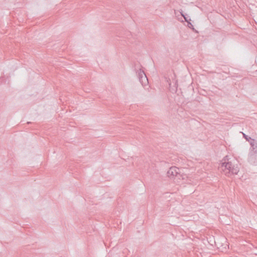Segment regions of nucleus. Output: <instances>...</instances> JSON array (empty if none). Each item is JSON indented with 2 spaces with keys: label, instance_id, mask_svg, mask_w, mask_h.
<instances>
[{
  "label": "nucleus",
  "instance_id": "7ed1b4c3",
  "mask_svg": "<svg viewBox=\"0 0 257 257\" xmlns=\"http://www.w3.org/2000/svg\"><path fill=\"white\" fill-rule=\"evenodd\" d=\"M167 176L171 179L175 177L179 178L181 176L179 172V169L176 167H171L167 172Z\"/></svg>",
  "mask_w": 257,
  "mask_h": 257
},
{
  "label": "nucleus",
  "instance_id": "0eeeda50",
  "mask_svg": "<svg viewBox=\"0 0 257 257\" xmlns=\"http://www.w3.org/2000/svg\"><path fill=\"white\" fill-rule=\"evenodd\" d=\"M181 15L184 17L185 21L186 22H187L188 23V25H191L192 26H193V25L190 23V21H191V19H188V18L187 17H186L182 13H181Z\"/></svg>",
  "mask_w": 257,
  "mask_h": 257
},
{
  "label": "nucleus",
  "instance_id": "6e6552de",
  "mask_svg": "<svg viewBox=\"0 0 257 257\" xmlns=\"http://www.w3.org/2000/svg\"><path fill=\"white\" fill-rule=\"evenodd\" d=\"M166 80H167V82L168 83V84H169V86L170 87H171V82L170 81V79L169 78H166Z\"/></svg>",
  "mask_w": 257,
  "mask_h": 257
},
{
  "label": "nucleus",
  "instance_id": "f257e3e1",
  "mask_svg": "<svg viewBox=\"0 0 257 257\" xmlns=\"http://www.w3.org/2000/svg\"><path fill=\"white\" fill-rule=\"evenodd\" d=\"M227 156L224 158L219 168L223 172L224 174L228 177L232 175H236L239 172V168L237 165L232 164V162L228 161Z\"/></svg>",
  "mask_w": 257,
  "mask_h": 257
},
{
  "label": "nucleus",
  "instance_id": "20e7f679",
  "mask_svg": "<svg viewBox=\"0 0 257 257\" xmlns=\"http://www.w3.org/2000/svg\"><path fill=\"white\" fill-rule=\"evenodd\" d=\"M139 80L143 86H145L148 83V79L146 75L144 76Z\"/></svg>",
  "mask_w": 257,
  "mask_h": 257
},
{
  "label": "nucleus",
  "instance_id": "f03ea898",
  "mask_svg": "<svg viewBox=\"0 0 257 257\" xmlns=\"http://www.w3.org/2000/svg\"><path fill=\"white\" fill-rule=\"evenodd\" d=\"M249 144L251 146L248 154V160L249 162H252L256 159L257 154V141L254 139L251 140Z\"/></svg>",
  "mask_w": 257,
  "mask_h": 257
},
{
  "label": "nucleus",
  "instance_id": "9d476101",
  "mask_svg": "<svg viewBox=\"0 0 257 257\" xmlns=\"http://www.w3.org/2000/svg\"><path fill=\"white\" fill-rule=\"evenodd\" d=\"M188 25V27H189L190 28H192V29H194V28H193V26H191V25Z\"/></svg>",
  "mask_w": 257,
  "mask_h": 257
},
{
  "label": "nucleus",
  "instance_id": "423d86ee",
  "mask_svg": "<svg viewBox=\"0 0 257 257\" xmlns=\"http://www.w3.org/2000/svg\"><path fill=\"white\" fill-rule=\"evenodd\" d=\"M243 137L245 139V140L249 143H250L251 140H252L253 139H251L250 137H249L248 136L246 135L245 134L242 133Z\"/></svg>",
  "mask_w": 257,
  "mask_h": 257
},
{
  "label": "nucleus",
  "instance_id": "39448f33",
  "mask_svg": "<svg viewBox=\"0 0 257 257\" xmlns=\"http://www.w3.org/2000/svg\"><path fill=\"white\" fill-rule=\"evenodd\" d=\"M138 75L139 79L140 80V79L142 78L144 76H145L146 75L144 71L142 70L141 69H140V70L138 72Z\"/></svg>",
  "mask_w": 257,
  "mask_h": 257
},
{
  "label": "nucleus",
  "instance_id": "1a4fd4ad",
  "mask_svg": "<svg viewBox=\"0 0 257 257\" xmlns=\"http://www.w3.org/2000/svg\"><path fill=\"white\" fill-rule=\"evenodd\" d=\"M173 83H174V86L175 87H177V80L174 79V81H173Z\"/></svg>",
  "mask_w": 257,
  "mask_h": 257
}]
</instances>
